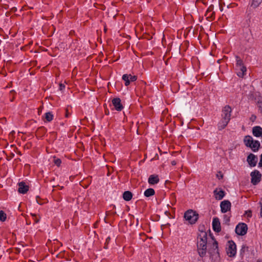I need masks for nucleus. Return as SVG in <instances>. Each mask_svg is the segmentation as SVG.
<instances>
[{"instance_id":"nucleus-32","label":"nucleus","mask_w":262,"mask_h":262,"mask_svg":"<svg viewBox=\"0 0 262 262\" xmlns=\"http://www.w3.org/2000/svg\"><path fill=\"white\" fill-rule=\"evenodd\" d=\"M246 214L247 215L248 217H251L252 216V211L250 210H248L246 211Z\"/></svg>"},{"instance_id":"nucleus-6","label":"nucleus","mask_w":262,"mask_h":262,"mask_svg":"<svg viewBox=\"0 0 262 262\" xmlns=\"http://www.w3.org/2000/svg\"><path fill=\"white\" fill-rule=\"evenodd\" d=\"M228 243L227 253L230 257L234 256L236 252V245L233 241H229Z\"/></svg>"},{"instance_id":"nucleus-21","label":"nucleus","mask_w":262,"mask_h":262,"mask_svg":"<svg viewBox=\"0 0 262 262\" xmlns=\"http://www.w3.org/2000/svg\"><path fill=\"white\" fill-rule=\"evenodd\" d=\"M155 193V191L153 188H148L144 191V195L146 197H149L154 195Z\"/></svg>"},{"instance_id":"nucleus-37","label":"nucleus","mask_w":262,"mask_h":262,"mask_svg":"<svg viewBox=\"0 0 262 262\" xmlns=\"http://www.w3.org/2000/svg\"><path fill=\"white\" fill-rule=\"evenodd\" d=\"M110 239H111V238L110 237H108L106 239V241H105V243H106L107 244H108L110 241Z\"/></svg>"},{"instance_id":"nucleus-5","label":"nucleus","mask_w":262,"mask_h":262,"mask_svg":"<svg viewBox=\"0 0 262 262\" xmlns=\"http://www.w3.org/2000/svg\"><path fill=\"white\" fill-rule=\"evenodd\" d=\"M248 230V226L245 223H239L235 228V232L239 235H245Z\"/></svg>"},{"instance_id":"nucleus-15","label":"nucleus","mask_w":262,"mask_h":262,"mask_svg":"<svg viewBox=\"0 0 262 262\" xmlns=\"http://www.w3.org/2000/svg\"><path fill=\"white\" fill-rule=\"evenodd\" d=\"M159 176L157 174L150 175L148 179V182L150 185H155L159 182Z\"/></svg>"},{"instance_id":"nucleus-24","label":"nucleus","mask_w":262,"mask_h":262,"mask_svg":"<svg viewBox=\"0 0 262 262\" xmlns=\"http://www.w3.org/2000/svg\"><path fill=\"white\" fill-rule=\"evenodd\" d=\"M45 118L47 121L50 122L53 120V115L50 112L46 113L45 114Z\"/></svg>"},{"instance_id":"nucleus-35","label":"nucleus","mask_w":262,"mask_h":262,"mask_svg":"<svg viewBox=\"0 0 262 262\" xmlns=\"http://www.w3.org/2000/svg\"><path fill=\"white\" fill-rule=\"evenodd\" d=\"M258 167H262V153L261 155H260V161L258 163Z\"/></svg>"},{"instance_id":"nucleus-27","label":"nucleus","mask_w":262,"mask_h":262,"mask_svg":"<svg viewBox=\"0 0 262 262\" xmlns=\"http://www.w3.org/2000/svg\"><path fill=\"white\" fill-rule=\"evenodd\" d=\"M224 221L226 225H229L230 217L227 215H224Z\"/></svg>"},{"instance_id":"nucleus-17","label":"nucleus","mask_w":262,"mask_h":262,"mask_svg":"<svg viewBox=\"0 0 262 262\" xmlns=\"http://www.w3.org/2000/svg\"><path fill=\"white\" fill-rule=\"evenodd\" d=\"M260 146L259 142L257 140L253 141V143L251 144L250 148L254 151L256 152L258 150Z\"/></svg>"},{"instance_id":"nucleus-18","label":"nucleus","mask_w":262,"mask_h":262,"mask_svg":"<svg viewBox=\"0 0 262 262\" xmlns=\"http://www.w3.org/2000/svg\"><path fill=\"white\" fill-rule=\"evenodd\" d=\"M253 140L251 136H246L245 137L244 139V142L247 147H250L251 145L253 142Z\"/></svg>"},{"instance_id":"nucleus-4","label":"nucleus","mask_w":262,"mask_h":262,"mask_svg":"<svg viewBox=\"0 0 262 262\" xmlns=\"http://www.w3.org/2000/svg\"><path fill=\"white\" fill-rule=\"evenodd\" d=\"M251 177V182L254 185H257L261 180V174L257 170H254L250 173Z\"/></svg>"},{"instance_id":"nucleus-7","label":"nucleus","mask_w":262,"mask_h":262,"mask_svg":"<svg viewBox=\"0 0 262 262\" xmlns=\"http://www.w3.org/2000/svg\"><path fill=\"white\" fill-rule=\"evenodd\" d=\"M231 111V107L229 105H226L222 111V119L229 121L230 120Z\"/></svg>"},{"instance_id":"nucleus-3","label":"nucleus","mask_w":262,"mask_h":262,"mask_svg":"<svg viewBox=\"0 0 262 262\" xmlns=\"http://www.w3.org/2000/svg\"><path fill=\"white\" fill-rule=\"evenodd\" d=\"M236 67L237 68H239V70L241 72L237 73V76L239 77H243L245 75H246V72L247 71L246 67L244 65L243 61L241 59V58L238 56H236Z\"/></svg>"},{"instance_id":"nucleus-1","label":"nucleus","mask_w":262,"mask_h":262,"mask_svg":"<svg viewBox=\"0 0 262 262\" xmlns=\"http://www.w3.org/2000/svg\"><path fill=\"white\" fill-rule=\"evenodd\" d=\"M210 236L211 238V241H208L207 233L206 232L201 231L198 234L197 237L198 253L202 257L205 256L207 252V248L208 246V253L210 254V256L212 258L217 259L220 257L218 243L210 232Z\"/></svg>"},{"instance_id":"nucleus-23","label":"nucleus","mask_w":262,"mask_h":262,"mask_svg":"<svg viewBox=\"0 0 262 262\" xmlns=\"http://www.w3.org/2000/svg\"><path fill=\"white\" fill-rule=\"evenodd\" d=\"M122 79L125 81V86H128L130 84V80H129V76L128 74H124L122 76Z\"/></svg>"},{"instance_id":"nucleus-2","label":"nucleus","mask_w":262,"mask_h":262,"mask_svg":"<svg viewBox=\"0 0 262 262\" xmlns=\"http://www.w3.org/2000/svg\"><path fill=\"white\" fill-rule=\"evenodd\" d=\"M184 217L190 224H193L196 223L199 219V214L196 211L191 209L188 210L184 213Z\"/></svg>"},{"instance_id":"nucleus-43","label":"nucleus","mask_w":262,"mask_h":262,"mask_svg":"<svg viewBox=\"0 0 262 262\" xmlns=\"http://www.w3.org/2000/svg\"><path fill=\"white\" fill-rule=\"evenodd\" d=\"M69 116V114L68 113V110H67V113H66V117H68Z\"/></svg>"},{"instance_id":"nucleus-30","label":"nucleus","mask_w":262,"mask_h":262,"mask_svg":"<svg viewBox=\"0 0 262 262\" xmlns=\"http://www.w3.org/2000/svg\"><path fill=\"white\" fill-rule=\"evenodd\" d=\"M248 251V247L245 246V245H243L242 246V248L241 249V253H242L243 252H244L245 251Z\"/></svg>"},{"instance_id":"nucleus-44","label":"nucleus","mask_w":262,"mask_h":262,"mask_svg":"<svg viewBox=\"0 0 262 262\" xmlns=\"http://www.w3.org/2000/svg\"><path fill=\"white\" fill-rule=\"evenodd\" d=\"M11 92V93H13V92H14V91L13 90V91H11V92Z\"/></svg>"},{"instance_id":"nucleus-42","label":"nucleus","mask_w":262,"mask_h":262,"mask_svg":"<svg viewBox=\"0 0 262 262\" xmlns=\"http://www.w3.org/2000/svg\"><path fill=\"white\" fill-rule=\"evenodd\" d=\"M12 10L14 12H15L16 11V8L14 7L12 9Z\"/></svg>"},{"instance_id":"nucleus-38","label":"nucleus","mask_w":262,"mask_h":262,"mask_svg":"<svg viewBox=\"0 0 262 262\" xmlns=\"http://www.w3.org/2000/svg\"><path fill=\"white\" fill-rule=\"evenodd\" d=\"M260 204V208H261L260 214L261 217H262V204Z\"/></svg>"},{"instance_id":"nucleus-34","label":"nucleus","mask_w":262,"mask_h":262,"mask_svg":"<svg viewBox=\"0 0 262 262\" xmlns=\"http://www.w3.org/2000/svg\"><path fill=\"white\" fill-rule=\"evenodd\" d=\"M65 88V85L63 83L59 84V89L60 91L63 90Z\"/></svg>"},{"instance_id":"nucleus-12","label":"nucleus","mask_w":262,"mask_h":262,"mask_svg":"<svg viewBox=\"0 0 262 262\" xmlns=\"http://www.w3.org/2000/svg\"><path fill=\"white\" fill-rule=\"evenodd\" d=\"M212 228L213 230L216 232H219L221 231V224L220 220L217 217H214L213 219Z\"/></svg>"},{"instance_id":"nucleus-13","label":"nucleus","mask_w":262,"mask_h":262,"mask_svg":"<svg viewBox=\"0 0 262 262\" xmlns=\"http://www.w3.org/2000/svg\"><path fill=\"white\" fill-rule=\"evenodd\" d=\"M213 194L216 200H221L224 197L225 193L222 189H220V191H218L217 188H216L213 191Z\"/></svg>"},{"instance_id":"nucleus-11","label":"nucleus","mask_w":262,"mask_h":262,"mask_svg":"<svg viewBox=\"0 0 262 262\" xmlns=\"http://www.w3.org/2000/svg\"><path fill=\"white\" fill-rule=\"evenodd\" d=\"M112 103L114 106L115 110L118 111H121L123 107L121 103V99L119 98H115L112 100Z\"/></svg>"},{"instance_id":"nucleus-26","label":"nucleus","mask_w":262,"mask_h":262,"mask_svg":"<svg viewBox=\"0 0 262 262\" xmlns=\"http://www.w3.org/2000/svg\"><path fill=\"white\" fill-rule=\"evenodd\" d=\"M54 163L56 165L59 167L60 165L61 161L60 159H56L55 157H54Z\"/></svg>"},{"instance_id":"nucleus-28","label":"nucleus","mask_w":262,"mask_h":262,"mask_svg":"<svg viewBox=\"0 0 262 262\" xmlns=\"http://www.w3.org/2000/svg\"><path fill=\"white\" fill-rule=\"evenodd\" d=\"M257 106L258 107V110L260 111V113L262 114V99L258 100L257 102Z\"/></svg>"},{"instance_id":"nucleus-16","label":"nucleus","mask_w":262,"mask_h":262,"mask_svg":"<svg viewBox=\"0 0 262 262\" xmlns=\"http://www.w3.org/2000/svg\"><path fill=\"white\" fill-rule=\"evenodd\" d=\"M253 135L256 137H262V128L259 126H256L252 129Z\"/></svg>"},{"instance_id":"nucleus-29","label":"nucleus","mask_w":262,"mask_h":262,"mask_svg":"<svg viewBox=\"0 0 262 262\" xmlns=\"http://www.w3.org/2000/svg\"><path fill=\"white\" fill-rule=\"evenodd\" d=\"M129 76V80L130 82L135 81L137 79V77L135 75L132 76L130 74L128 75Z\"/></svg>"},{"instance_id":"nucleus-20","label":"nucleus","mask_w":262,"mask_h":262,"mask_svg":"<svg viewBox=\"0 0 262 262\" xmlns=\"http://www.w3.org/2000/svg\"><path fill=\"white\" fill-rule=\"evenodd\" d=\"M229 121H227V120L222 119L221 122H220L218 124V128L219 130H222L225 128V127L227 125L228 122Z\"/></svg>"},{"instance_id":"nucleus-36","label":"nucleus","mask_w":262,"mask_h":262,"mask_svg":"<svg viewBox=\"0 0 262 262\" xmlns=\"http://www.w3.org/2000/svg\"><path fill=\"white\" fill-rule=\"evenodd\" d=\"M32 215H33V216L35 217V218L34 219L35 222L36 223H38L39 221V219L37 218L36 215H35V214H32Z\"/></svg>"},{"instance_id":"nucleus-8","label":"nucleus","mask_w":262,"mask_h":262,"mask_svg":"<svg viewBox=\"0 0 262 262\" xmlns=\"http://www.w3.org/2000/svg\"><path fill=\"white\" fill-rule=\"evenodd\" d=\"M221 212L222 213H226L229 211L231 209V204L228 200H224L221 202L220 204Z\"/></svg>"},{"instance_id":"nucleus-22","label":"nucleus","mask_w":262,"mask_h":262,"mask_svg":"<svg viewBox=\"0 0 262 262\" xmlns=\"http://www.w3.org/2000/svg\"><path fill=\"white\" fill-rule=\"evenodd\" d=\"M262 0H252L251 6L254 8L258 7L261 3Z\"/></svg>"},{"instance_id":"nucleus-19","label":"nucleus","mask_w":262,"mask_h":262,"mask_svg":"<svg viewBox=\"0 0 262 262\" xmlns=\"http://www.w3.org/2000/svg\"><path fill=\"white\" fill-rule=\"evenodd\" d=\"M133 198V194L129 191H125L123 193V198L126 201H129L131 200Z\"/></svg>"},{"instance_id":"nucleus-40","label":"nucleus","mask_w":262,"mask_h":262,"mask_svg":"<svg viewBox=\"0 0 262 262\" xmlns=\"http://www.w3.org/2000/svg\"><path fill=\"white\" fill-rule=\"evenodd\" d=\"M38 198H39L38 196H37V197H36V202H37V203H38V204H41V203L40 202H39L38 201V200H37V199H38Z\"/></svg>"},{"instance_id":"nucleus-10","label":"nucleus","mask_w":262,"mask_h":262,"mask_svg":"<svg viewBox=\"0 0 262 262\" xmlns=\"http://www.w3.org/2000/svg\"><path fill=\"white\" fill-rule=\"evenodd\" d=\"M18 191L20 193L25 194L29 190V186L26 185L24 182H21L18 183Z\"/></svg>"},{"instance_id":"nucleus-25","label":"nucleus","mask_w":262,"mask_h":262,"mask_svg":"<svg viewBox=\"0 0 262 262\" xmlns=\"http://www.w3.org/2000/svg\"><path fill=\"white\" fill-rule=\"evenodd\" d=\"M7 218L6 214L3 211H0V221L2 222H4Z\"/></svg>"},{"instance_id":"nucleus-41","label":"nucleus","mask_w":262,"mask_h":262,"mask_svg":"<svg viewBox=\"0 0 262 262\" xmlns=\"http://www.w3.org/2000/svg\"><path fill=\"white\" fill-rule=\"evenodd\" d=\"M107 245L108 244H107L106 243H105V245H104V248L105 249H107Z\"/></svg>"},{"instance_id":"nucleus-14","label":"nucleus","mask_w":262,"mask_h":262,"mask_svg":"<svg viewBox=\"0 0 262 262\" xmlns=\"http://www.w3.org/2000/svg\"><path fill=\"white\" fill-rule=\"evenodd\" d=\"M213 7L212 5L210 6L207 9L205 16L207 19H209L210 20H212L214 18L215 13L213 12Z\"/></svg>"},{"instance_id":"nucleus-9","label":"nucleus","mask_w":262,"mask_h":262,"mask_svg":"<svg viewBox=\"0 0 262 262\" xmlns=\"http://www.w3.org/2000/svg\"><path fill=\"white\" fill-rule=\"evenodd\" d=\"M247 161L250 166L254 167L256 165L257 158L255 155L251 153L247 157Z\"/></svg>"},{"instance_id":"nucleus-39","label":"nucleus","mask_w":262,"mask_h":262,"mask_svg":"<svg viewBox=\"0 0 262 262\" xmlns=\"http://www.w3.org/2000/svg\"><path fill=\"white\" fill-rule=\"evenodd\" d=\"M171 164H172V165H176V164H177V163H176V162L175 161H171Z\"/></svg>"},{"instance_id":"nucleus-33","label":"nucleus","mask_w":262,"mask_h":262,"mask_svg":"<svg viewBox=\"0 0 262 262\" xmlns=\"http://www.w3.org/2000/svg\"><path fill=\"white\" fill-rule=\"evenodd\" d=\"M256 119V116L255 115H252L250 119L252 122H254Z\"/></svg>"},{"instance_id":"nucleus-31","label":"nucleus","mask_w":262,"mask_h":262,"mask_svg":"<svg viewBox=\"0 0 262 262\" xmlns=\"http://www.w3.org/2000/svg\"><path fill=\"white\" fill-rule=\"evenodd\" d=\"M216 177L218 178L219 179H221L223 178V174L221 171H219L216 174Z\"/></svg>"}]
</instances>
